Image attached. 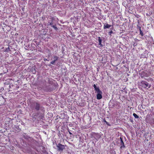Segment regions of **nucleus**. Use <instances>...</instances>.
<instances>
[{
	"instance_id": "1",
	"label": "nucleus",
	"mask_w": 154,
	"mask_h": 154,
	"mask_svg": "<svg viewBox=\"0 0 154 154\" xmlns=\"http://www.w3.org/2000/svg\"><path fill=\"white\" fill-rule=\"evenodd\" d=\"M93 87L94 88L95 90L97 93V98L98 100H100L102 98V94L103 93L102 91L100 90L99 87H97L95 84L93 85Z\"/></svg>"
},
{
	"instance_id": "2",
	"label": "nucleus",
	"mask_w": 154,
	"mask_h": 154,
	"mask_svg": "<svg viewBox=\"0 0 154 154\" xmlns=\"http://www.w3.org/2000/svg\"><path fill=\"white\" fill-rule=\"evenodd\" d=\"M140 85L145 88H149L151 87V85L145 81H142L140 82Z\"/></svg>"
},
{
	"instance_id": "3",
	"label": "nucleus",
	"mask_w": 154,
	"mask_h": 154,
	"mask_svg": "<svg viewBox=\"0 0 154 154\" xmlns=\"http://www.w3.org/2000/svg\"><path fill=\"white\" fill-rule=\"evenodd\" d=\"M40 103L37 102H34L32 105V109H35L37 111H38L40 109Z\"/></svg>"
},
{
	"instance_id": "4",
	"label": "nucleus",
	"mask_w": 154,
	"mask_h": 154,
	"mask_svg": "<svg viewBox=\"0 0 154 154\" xmlns=\"http://www.w3.org/2000/svg\"><path fill=\"white\" fill-rule=\"evenodd\" d=\"M65 146L60 143L58 144L57 145V150L59 151H63V149H65Z\"/></svg>"
},
{
	"instance_id": "5",
	"label": "nucleus",
	"mask_w": 154,
	"mask_h": 154,
	"mask_svg": "<svg viewBox=\"0 0 154 154\" xmlns=\"http://www.w3.org/2000/svg\"><path fill=\"white\" fill-rule=\"evenodd\" d=\"M140 76L142 78L144 77H148L149 76L148 74L145 71H143L140 74Z\"/></svg>"
},
{
	"instance_id": "6",
	"label": "nucleus",
	"mask_w": 154,
	"mask_h": 154,
	"mask_svg": "<svg viewBox=\"0 0 154 154\" xmlns=\"http://www.w3.org/2000/svg\"><path fill=\"white\" fill-rule=\"evenodd\" d=\"M94 138L97 140H98L101 137V135L100 133H94Z\"/></svg>"
},
{
	"instance_id": "7",
	"label": "nucleus",
	"mask_w": 154,
	"mask_h": 154,
	"mask_svg": "<svg viewBox=\"0 0 154 154\" xmlns=\"http://www.w3.org/2000/svg\"><path fill=\"white\" fill-rule=\"evenodd\" d=\"M59 58V57L57 56H54L53 57V60H52L50 63L51 64H54V63Z\"/></svg>"
},
{
	"instance_id": "8",
	"label": "nucleus",
	"mask_w": 154,
	"mask_h": 154,
	"mask_svg": "<svg viewBox=\"0 0 154 154\" xmlns=\"http://www.w3.org/2000/svg\"><path fill=\"white\" fill-rule=\"evenodd\" d=\"M121 140H120V148L122 149V148H124L125 147V146L124 145V142H123V141L122 140V139L121 137L120 138Z\"/></svg>"
},
{
	"instance_id": "9",
	"label": "nucleus",
	"mask_w": 154,
	"mask_h": 154,
	"mask_svg": "<svg viewBox=\"0 0 154 154\" xmlns=\"http://www.w3.org/2000/svg\"><path fill=\"white\" fill-rule=\"evenodd\" d=\"M111 26V25H109L107 23L106 24L105 23L103 26V28L104 29H109Z\"/></svg>"
},
{
	"instance_id": "10",
	"label": "nucleus",
	"mask_w": 154,
	"mask_h": 154,
	"mask_svg": "<svg viewBox=\"0 0 154 154\" xmlns=\"http://www.w3.org/2000/svg\"><path fill=\"white\" fill-rule=\"evenodd\" d=\"M98 40L99 42V45H100V46L102 47L103 45L101 44L102 40L100 37H98Z\"/></svg>"
},
{
	"instance_id": "11",
	"label": "nucleus",
	"mask_w": 154,
	"mask_h": 154,
	"mask_svg": "<svg viewBox=\"0 0 154 154\" xmlns=\"http://www.w3.org/2000/svg\"><path fill=\"white\" fill-rule=\"evenodd\" d=\"M146 122L147 123H150V118L149 117H146L145 119Z\"/></svg>"
},
{
	"instance_id": "12",
	"label": "nucleus",
	"mask_w": 154,
	"mask_h": 154,
	"mask_svg": "<svg viewBox=\"0 0 154 154\" xmlns=\"http://www.w3.org/2000/svg\"><path fill=\"white\" fill-rule=\"evenodd\" d=\"M113 29V27L112 28H112H111L110 29H111V30L108 32L109 34V35H110L111 36L112 35H111L113 33V31L112 30V29Z\"/></svg>"
},
{
	"instance_id": "13",
	"label": "nucleus",
	"mask_w": 154,
	"mask_h": 154,
	"mask_svg": "<svg viewBox=\"0 0 154 154\" xmlns=\"http://www.w3.org/2000/svg\"><path fill=\"white\" fill-rule=\"evenodd\" d=\"M133 116L135 118L137 119H138L139 118L138 116H137L136 113H134L133 114Z\"/></svg>"
},
{
	"instance_id": "14",
	"label": "nucleus",
	"mask_w": 154,
	"mask_h": 154,
	"mask_svg": "<svg viewBox=\"0 0 154 154\" xmlns=\"http://www.w3.org/2000/svg\"><path fill=\"white\" fill-rule=\"evenodd\" d=\"M10 50V48L9 47H8V48H5V49L4 51L5 52H8V51Z\"/></svg>"
},
{
	"instance_id": "15",
	"label": "nucleus",
	"mask_w": 154,
	"mask_h": 154,
	"mask_svg": "<svg viewBox=\"0 0 154 154\" xmlns=\"http://www.w3.org/2000/svg\"><path fill=\"white\" fill-rule=\"evenodd\" d=\"M39 117L40 118V119H42L44 117V114H42L41 116H39Z\"/></svg>"
},
{
	"instance_id": "16",
	"label": "nucleus",
	"mask_w": 154,
	"mask_h": 154,
	"mask_svg": "<svg viewBox=\"0 0 154 154\" xmlns=\"http://www.w3.org/2000/svg\"><path fill=\"white\" fill-rule=\"evenodd\" d=\"M51 27L53 28L55 30H57L58 29V28H57V27L55 25H52L51 26Z\"/></svg>"
},
{
	"instance_id": "17",
	"label": "nucleus",
	"mask_w": 154,
	"mask_h": 154,
	"mask_svg": "<svg viewBox=\"0 0 154 154\" xmlns=\"http://www.w3.org/2000/svg\"><path fill=\"white\" fill-rule=\"evenodd\" d=\"M103 121L106 123V124L110 126V125L109 124L108 122H106L105 119H104L103 120Z\"/></svg>"
},
{
	"instance_id": "18",
	"label": "nucleus",
	"mask_w": 154,
	"mask_h": 154,
	"mask_svg": "<svg viewBox=\"0 0 154 154\" xmlns=\"http://www.w3.org/2000/svg\"><path fill=\"white\" fill-rule=\"evenodd\" d=\"M140 34L142 36H143V33L142 31L141 30H140Z\"/></svg>"
},
{
	"instance_id": "19",
	"label": "nucleus",
	"mask_w": 154,
	"mask_h": 154,
	"mask_svg": "<svg viewBox=\"0 0 154 154\" xmlns=\"http://www.w3.org/2000/svg\"><path fill=\"white\" fill-rule=\"evenodd\" d=\"M137 27L140 31V30H141V27L140 26H137Z\"/></svg>"
},
{
	"instance_id": "20",
	"label": "nucleus",
	"mask_w": 154,
	"mask_h": 154,
	"mask_svg": "<svg viewBox=\"0 0 154 154\" xmlns=\"http://www.w3.org/2000/svg\"><path fill=\"white\" fill-rule=\"evenodd\" d=\"M44 60L45 61H49V60H47V59H46V58H44Z\"/></svg>"
},
{
	"instance_id": "21",
	"label": "nucleus",
	"mask_w": 154,
	"mask_h": 154,
	"mask_svg": "<svg viewBox=\"0 0 154 154\" xmlns=\"http://www.w3.org/2000/svg\"><path fill=\"white\" fill-rule=\"evenodd\" d=\"M53 23L52 22H51V23H50L49 25H50L51 26L52 25H53Z\"/></svg>"
},
{
	"instance_id": "22",
	"label": "nucleus",
	"mask_w": 154,
	"mask_h": 154,
	"mask_svg": "<svg viewBox=\"0 0 154 154\" xmlns=\"http://www.w3.org/2000/svg\"><path fill=\"white\" fill-rule=\"evenodd\" d=\"M69 134H72V133L71 132H69Z\"/></svg>"
},
{
	"instance_id": "23",
	"label": "nucleus",
	"mask_w": 154,
	"mask_h": 154,
	"mask_svg": "<svg viewBox=\"0 0 154 154\" xmlns=\"http://www.w3.org/2000/svg\"><path fill=\"white\" fill-rule=\"evenodd\" d=\"M9 87H11V85H9Z\"/></svg>"
},
{
	"instance_id": "24",
	"label": "nucleus",
	"mask_w": 154,
	"mask_h": 154,
	"mask_svg": "<svg viewBox=\"0 0 154 154\" xmlns=\"http://www.w3.org/2000/svg\"><path fill=\"white\" fill-rule=\"evenodd\" d=\"M0 105H1V104H0Z\"/></svg>"
}]
</instances>
